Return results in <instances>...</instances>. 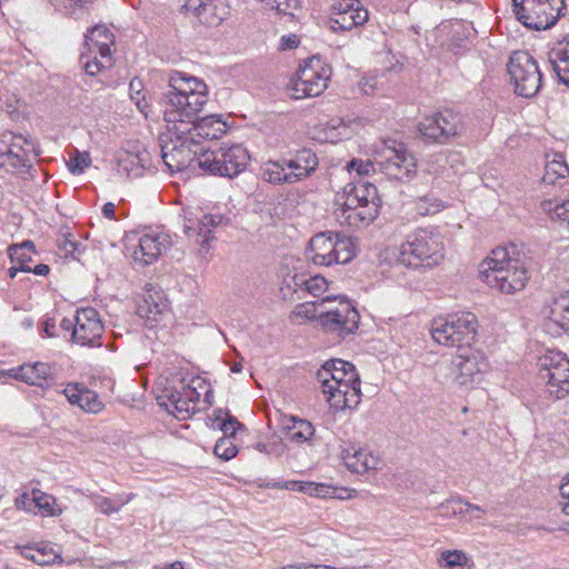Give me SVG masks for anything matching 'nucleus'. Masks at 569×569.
<instances>
[{
    "label": "nucleus",
    "mask_w": 569,
    "mask_h": 569,
    "mask_svg": "<svg viewBox=\"0 0 569 569\" xmlns=\"http://www.w3.org/2000/svg\"><path fill=\"white\" fill-rule=\"evenodd\" d=\"M202 102L203 94L199 91L191 93L189 98L179 94L166 102L163 119L167 130L160 136L159 142L163 163L171 172L199 168V156L204 149L198 147L193 138L190 137L189 128L192 127L182 121L181 117L193 114Z\"/></svg>",
    "instance_id": "1"
},
{
    "label": "nucleus",
    "mask_w": 569,
    "mask_h": 569,
    "mask_svg": "<svg viewBox=\"0 0 569 569\" xmlns=\"http://www.w3.org/2000/svg\"><path fill=\"white\" fill-rule=\"evenodd\" d=\"M317 380L331 409L342 411L360 403V379L351 362L341 359L326 361L317 371Z\"/></svg>",
    "instance_id": "2"
},
{
    "label": "nucleus",
    "mask_w": 569,
    "mask_h": 569,
    "mask_svg": "<svg viewBox=\"0 0 569 569\" xmlns=\"http://www.w3.org/2000/svg\"><path fill=\"white\" fill-rule=\"evenodd\" d=\"M196 90L203 94V102L194 110L193 114L181 117V120L192 127L189 128L190 137L193 138V141L199 147L202 140L220 139L228 129L227 123L219 116L211 114L200 119L197 118L198 113L208 101L207 84L201 79L173 71L169 77V91L166 93V102L169 101L170 98L178 97L179 94L189 98L191 93H196Z\"/></svg>",
    "instance_id": "3"
},
{
    "label": "nucleus",
    "mask_w": 569,
    "mask_h": 569,
    "mask_svg": "<svg viewBox=\"0 0 569 569\" xmlns=\"http://www.w3.org/2000/svg\"><path fill=\"white\" fill-rule=\"evenodd\" d=\"M479 274L490 288L506 295L521 291L529 280L525 261L511 257L506 247H497L490 252L480 263Z\"/></svg>",
    "instance_id": "4"
},
{
    "label": "nucleus",
    "mask_w": 569,
    "mask_h": 569,
    "mask_svg": "<svg viewBox=\"0 0 569 569\" xmlns=\"http://www.w3.org/2000/svg\"><path fill=\"white\" fill-rule=\"evenodd\" d=\"M445 257L442 237L432 228H418L399 247L397 262L408 268H433Z\"/></svg>",
    "instance_id": "5"
},
{
    "label": "nucleus",
    "mask_w": 569,
    "mask_h": 569,
    "mask_svg": "<svg viewBox=\"0 0 569 569\" xmlns=\"http://www.w3.org/2000/svg\"><path fill=\"white\" fill-rule=\"evenodd\" d=\"M489 362L480 350H466L438 363L436 375L446 383L470 389L483 381Z\"/></svg>",
    "instance_id": "6"
},
{
    "label": "nucleus",
    "mask_w": 569,
    "mask_h": 569,
    "mask_svg": "<svg viewBox=\"0 0 569 569\" xmlns=\"http://www.w3.org/2000/svg\"><path fill=\"white\" fill-rule=\"evenodd\" d=\"M249 161L250 154L241 143L223 142L217 149L203 150L198 167L213 176L234 178L246 170Z\"/></svg>",
    "instance_id": "7"
},
{
    "label": "nucleus",
    "mask_w": 569,
    "mask_h": 569,
    "mask_svg": "<svg viewBox=\"0 0 569 569\" xmlns=\"http://www.w3.org/2000/svg\"><path fill=\"white\" fill-rule=\"evenodd\" d=\"M320 327L338 339L356 332L360 316L356 307L345 297L327 296L320 299Z\"/></svg>",
    "instance_id": "8"
},
{
    "label": "nucleus",
    "mask_w": 569,
    "mask_h": 569,
    "mask_svg": "<svg viewBox=\"0 0 569 569\" xmlns=\"http://www.w3.org/2000/svg\"><path fill=\"white\" fill-rule=\"evenodd\" d=\"M477 328V317L472 312L459 311L435 319L430 333L438 345L461 348L476 340Z\"/></svg>",
    "instance_id": "9"
},
{
    "label": "nucleus",
    "mask_w": 569,
    "mask_h": 569,
    "mask_svg": "<svg viewBox=\"0 0 569 569\" xmlns=\"http://www.w3.org/2000/svg\"><path fill=\"white\" fill-rule=\"evenodd\" d=\"M378 170L388 179L409 181L417 173V160L403 142L386 140L376 149Z\"/></svg>",
    "instance_id": "10"
},
{
    "label": "nucleus",
    "mask_w": 569,
    "mask_h": 569,
    "mask_svg": "<svg viewBox=\"0 0 569 569\" xmlns=\"http://www.w3.org/2000/svg\"><path fill=\"white\" fill-rule=\"evenodd\" d=\"M308 257L318 266L345 264L353 259L355 244L351 238L338 232H321L311 238Z\"/></svg>",
    "instance_id": "11"
},
{
    "label": "nucleus",
    "mask_w": 569,
    "mask_h": 569,
    "mask_svg": "<svg viewBox=\"0 0 569 569\" xmlns=\"http://www.w3.org/2000/svg\"><path fill=\"white\" fill-rule=\"evenodd\" d=\"M60 328L70 332V341L80 347L102 346L104 326L97 309L87 307L77 309L72 319L63 318Z\"/></svg>",
    "instance_id": "12"
},
{
    "label": "nucleus",
    "mask_w": 569,
    "mask_h": 569,
    "mask_svg": "<svg viewBox=\"0 0 569 569\" xmlns=\"http://www.w3.org/2000/svg\"><path fill=\"white\" fill-rule=\"evenodd\" d=\"M538 376L550 397L560 400L569 395V358L557 350H547L538 359Z\"/></svg>",
    "instance_id": "13"
},
{
    "label": "nucleus",
    "mask_w": 569,
    "mask_h": 569,
    "mask_svg": "<svg viewBox=\"0 0 569 569\" xmlns=\"http://www.w3.org/2000/svg\"><path fill=\"white\" fill-rule=\"evenodd\" d=\"M516 18L528 29L546 30L559 19L563 0H512Z\"/></svg>",
    "instance_id": "14"
},
{
    "label": "nucleus",
    "mask_w": 569,
    "mask_h": 569,
    "mask_svg": "<svg viewBox=\"0 0 569 569\" xmlns=\"http://www.w3.org/2000/svg\"><path fill=\"white\" fill-rule=\"evenodd\" d=\"M114 36L104 26H94L88 30L84 40L87 52H82L81 61L87 74L96 76L102 69L112 66L111 46Z\"/></svg>",
    "instance_id": "15"
},
{
    "label": "nucleus",
    "mask_w": 569,
    "mask_h": 569,
    "mask_svg": "<svg viewBox=\"0 0 569 569\" xmlns=\"http://www.w3.org/2000/svg\"><path fill=\"white\" fill-rule=\"evenodd\" d=\"M332 70L320 57H311L301 64L292 79L295 98L318 97L327 88Z\"/></svg>",
    "instance_id": "16"
},
{
    "label": "nucleus",
    "mask_w": 569,
    "mask_h": 569,
    "mask_svg": "<svg viewBox=\"0 0 569 569\" xmlns=\"http://www.w3.org/2000/svg\"><path fill=\"white\" fill-rule=\"evenodd\" d=\"M508 72L518 96L532 98L539 92L542 74L537 61L528 51H515L510 56Z\"/></svg>",
    "instance_id": "17"
},
{
    "label": "nucleus",
    "mask_w": 569,
    "mask_h": 569,
    "mask_svg": "<svg viewBox=\"0 0 569 569\" xmlns=\"http://www.w3.org/2000/svg\"><path fill=\"white\" fill-rule=\"evenodd\" d=\"M460 129L461 118L451 110H445L427 117L419 123L420 133L427 140L438 143L447 142L451 137L458 134Z\"/></svg>",
    "instance_id": "18"
},
{
    "label": "nucleus",
    "mask_w": 569,
    "mask_h": 569,
    "mask_svg": "<svg viewBox=\"0 0 569 569\" xmlns=\"http://www.w3.org/2000/svg\"><path fill=\"white\" fill-rule=\"evenodd\" d=\"M200 389H206V397L209 390L201 378H193L190 383H183L180 390H176L169 397L168 410L178 419H187L198 411V403L201 398Z\"/></svg>",
    "instance_id": "19"
},
{
    "label": "nucleus",
    "mask_w": 569,
    "mask_h": 569,
    "mask_svg": "<svg viewBox=\"0 0 569 569\" xmlns=\"http://www.w3.org/2000/svg\"><path fill=\"white\" fill-rule=\"evenodd\" d=\"M368 10L360 0H338L332 6L330 29L337 31H350L368 21Z\"/></svg>",
    "instance_id": "20"
},
{
    "label": "nucleus",
    "mask_w": 569,
    "mask_h": 569,
    "mask_svg": "<svg viewBox=\"0 0 569 569\" xmlns=\"http://www.w3.org/2000/svg\"><path fill=\"white\" fill-rule=\"evenodd\" d=\"M168 244V237L148 231L139 237L137 244L129 248L132 262L138 267L150 266L159 259Z\"/></svg>",
    "instance_id": "21"
},
{
    "label": "nucleus",
    "mask_w": 569,
    "mask_h": 569,
    "mask_svg": "<svg viewBox=\"0 0 569 569\" xmlns=\"http://www.w3.org/2000/svg\"><path fill=\"white\" fill-rule=\"evenodd\" d=\"M33 143L22 136H11L10 142L0 146V167L13 170L30 168V156L33 152Z\"/></svg>",
    "instance_id": "22"
},
{
    "label": "nucleus",
    "mask_w": 569,
    "mask_h": 569,
    "mask_svg": "<svg viewBox=\"0 0 569 569\" xmlns=\"http://www.w3.org/2000/svg\"><path fill=\"white\" fill-rule=\"evenodd\" d=\"M337 201L351 206L372 204L373 209H377V211H379L381 204L377 187L365 180H356L347 183L342 192L338 194Z\"/></svg>",
    "instance_id": "23"
},
{
    "label": "nucleus",
    "mask_w": 569,
    "mask_h": 569,
    "mask_svg": "<svg viewBox=\"0 0 569 569\" xmlns=\"http://www.w3.org/2000/svg\"><path fill=\"white\" fill-rule=\"evenodd\" d=\"M184 8L206 26H219L230 13L229 7L220 0H187Z\"/></svg>",
    "instance_id": "24"
},
{
    "label": "nucleus",
    "mask_w": 569,
    "mask_h": 569,
    "mask_svg": "<svg viewBox=\"0 0 569 569\" xmlns=\"http://www.w3.org/2000/svg\"><path fill=\"white\" fill-rule=\"evenodd\" d=\"M338 206L335 210L337 221L341 226L350 228H362L369 226L378 216L379 211L373 206H351L341 201H336Z\"/></svg>",
    "instance_id": "25"
},
{
    "label": "nucleus",
    "mask_w": 569,
    "mask_h": 569,
    "mask_svg": "<svg viewBox=\"0 0 569 569\" xmlns=\"http://www.w3.org/2000/svg\"><path fill=\"white\" fill-rule=\"evenodd\" d=\"M222 221L221 217L202 214L193 218L191 212L184 211L183 231L194 242L204 247L212 239V229Z\"/></svg>",
    "instance_id": "26"
},
{
    "label": "nucleus",
    "mask_w": 569,
    "mask_h": 569,
    "mask_svg": "<svg viewBox=\"0 0 569 569\" xmlns=\"http://www.w3.org/2000/svg\"><path fill=\"white\" fill-rule=\"evenodd\" d=\"M272 487L303 492L310 497H318L325 499L338 498L343 500L352 498L350 490L347 488L333 487L320 482L284 481L283 483H274Z\"/></svg>",
    "instance_id": "27"
},
{
    "label": "nucleus",
    "mask_w": 569,
    "mask_h": 569,
    "mask_svg": "<svg viewBox=\"0 0 569 569\" xmlns=\"http://www.w3.org/2000/svg\"><path fill=\"white\" fill-rule=\"evenodd\" d=\"M343 461L351 472L363 475L371 470H379L383 466L380 456L368 448L350 447L343 451Z\"/></svg>",
    "instance_id": "28"
},
{
    "label": "nucleus",
    "mask_w": 569,
    "mask_h": 569,
    "mask_svg": "<svg viewBox=\"0 0 569 569\" xmlns=\"http://www.w3.org/2000/svg\"><path fill=\"white\" fill-rule=\"evenodd\" d=\"M10 376L28 385L43 388L53 379V368L46 362L23 363L10 370Z\"/></svg>",
    "instance_id": "29"
},
{
    "label": "nucleus",
    "mask_w": 569,
    "mask_h": 569,
    "mask_svg": "<svg viewBox=\"0 0 569 569\" xmlns=\"http://www.w3.org/2000/svg\"><path fill=\"white\" fill-rule=\"evenodd\" d=\"M62 393L72 406L79 407L84 412L98 413L103 408L98 395L81 383L67 385Z\"/></svg>",
    "instance_id": "30"
},
{
    "label": "nucleus",
    "mask_w": 569,
    "mask_h": 569,
    "mask_svg": "<svg viewBox=\"0 0 569 569\" xmlns=\"http://www.w3.org/2000/svg\"><path fill=\"white\" fill-rule=\"evenodd\" d=\"M546 329L551 335H560L561 331L569 330V292L553 299Z\"/></svg>",
    "instance_id": "31"
},
{
    "label": "nucleus",
    "mask_w": 569,
    "mask_h": 569,
    "mask_svg": "<svg viewBox=\"0 0 569 569\" xmlns=\"http://www.w3.org/2000/svg\"><path fill=\"white\" fill-rule=\"evenodd\" d=\"M167 301L162 299L159 292L148 293L147 297L138 305V315L146 319L150 327L160 321L167 311Z\"/></svg>",
    "instance_id": "32"
},
{
    "label": "nucleus",
    "mask_w": 569,
    "mask_h": 569,
    "mask_svg": "<svg viewBox=\"0 0 569 569\" xmlns=\"http://www.w3.org/2000/svg\"><path fill=\"white\" fill-rule=\"evenodd\" d=\"M549 62L559 81L569 84V39L550 51Z\"/></svg>",
    "instance_id": "33"
},
{
    "label": "nucleus",
    "mask_w": 569,
    "mask_h": 569,
    "mask_svg": "<svg viewBox=\"0 0 569 569\" xmlns=\"http://www.w3.org/2000/svg\"><path fill=\"white\" fill-rule=\"evenodd\" d=\"M284 159L268 160L261 167L262 179L272 184H291Z\"/></svg>",
    "instance_id": "34"
},
{
    "label": "nucleus",
    "mask_w": 569,
    "mask_h": 569,
    "mask_svg": "<svg viewBox=\"0 0 569 569\" xmlns=\"http://www.w3.org/2000/svg\"><path fill=\"white\" fill-rule=\"evenodd\" d=\"M36 252L34 243L31 240H26L21 243L11 244L8 249V253L12 263L19 266L22 272H30V262L32 260V253Z\"/></svg>",
    "instance_id": "35"
},
{
    "label": "nucleus",
    "mask_w": 569,
    "mask_h": 569,
    "mask_svg": "<svg viewBox=\"0 0 569 569\" xmlns=\"http://www.w3.org/2000/svg\"><path fill=\"white\" fill-rule=\"evenodd\" d=\"M569 176V168L561 154H555V158L545 166L542 181L546 184H556Z\"/></svg>",
    "instance_id": "36"
},
{
    "label": "nucleus",
    "mask_w": 569,
    "mask_h": 569,
    "mask_svg": "<svg viewBox=\"0 0 569 569\" xmlns=\"http://www.w3.org/2000/svg\"><path fill=\"white\" fill-rule=\"evenodd\" d=\"M542 210L551 220L559 221L569 228V198L562 201L547 199L541 202Z\"/></svg>",
    "instance_id": "37"
},
{
    "label": "nucleus",
    "mask_w": 569,
    "mask_h": 569,
    "mask_svg": "<svg viewBox=\"0 0 569 569\" xmlns=\"http://www.w3.org/2000/svg\"><path fill=\"white\" fill-rule=\"evenodd\" d=\"M466 510H478L460 497L450 498L438 506V515L442 518L463 517Z\"/></svg>",
    "instance_id": "38"
},
{
    "label": "nucleus",
    "mask_w": 569,
    "mask_h": 569,
    "mask_svg": "<svg viewBox=\"0 0 569 569\" xmlns=\"http://www.w3.org/2000/svg\"><path fill=\"white\" fill-rule=\"evenodd\" d=\"M458 160L459 156L456 153L439 152L428 159V170L430 173L449 177L448 166L452 169L453 163L458 162Z\"/></svg>",
    "instance_id": "39"
},
{
    "label": "nucleus",
    "mask_w": 569,
    "mask_h": 569,
    "mask_svg": "<svg viewBox=\"0 0 569 569\" xmlns=\"http://www.w3.org/2000/svg\"><path fill=\"white\" fill-rule=\"evenodd\" d=\"M36 497L34 513L38 511L44 517H57L61 515L62 509L57 505L53 496L48 495L41 490H33Z\"/></svg>",
    "instance_id": "40"
},
{
    "label": "nucleus",
    "mask_w": 569,
    "mask_h": 569,
    "mask_svg": "<svg viewBox=\"0 0 569 569\" xmlns=\"http://www.w3.org/2000/svg\"><path fill=\"white\" fill-rule=\"evenodd\" d=\"M412 209L418 216L426 217L441 211L443 203L433 194H426L412 202Z\"/></svg>",
    "instance_id": "41"
},
{
    "label": "nucleus",
    "mask_w": 569,
    "mask_h": 569,
    "mask_svg": "<svg viewBox=\"0 0 569 569\" xmlns=\"http://www.w3.org/2000/svg\"><path fill=\"white\" fill-rule=\"evenodd\" d=\"M346 169L350 174L356 172L358 180H362L363 177H369L372 173H376L378 170V164L376 160V156L373 160L370 159H352L346 164Z\"/></svg>",
    "instance_id": "42"
},
{
    "label": "nucleus",
    "mask_w": 569,
    "mask_h": 569,
    "mask_svg": "<svg viewBox=\"0 0 569 569\" xmlns=\"http://www.w3.org/2000/svg\"><path fill=\"white\" fill-rule=\"evenodd\" d=\"M291 420H292V427H291L292 440L302 443V442H307L312 439V437L315 435V428L311 422H309L305 419L296 418V417H292Z\"/></svg>",
    "instance_id": "43"
},
{
    "label": "nucleus",
    "mask_w": 569,
    "mask_h": 569,
    "mask_svg": "<svg viewBox=\"0 0 569 569\" xmlns=\"http://www.w3.org/2000/svg\"><path fill=\"white\" fill-rule=\"evenodd\" d=\"M20 553L23 558L31 560L39 566L49 565L58 557L53 550H49L48 553H43L38 548L31 546L22 547Z\"/></svg>",
    "instance_id": "44"
},
{
    "label": "nucleus",
    "mask_w": 569,
    "mask_h": 569,
    "mask_svg": "<svg viewBox=\"0 0 569 569\" xmlns=\"http://www.w3.org/2000/svg\"><path fill=\"white\" fill-rule=\"evenodd\" d=\"M213 413L216 417L212 422V427L219 428L223 432V437L232 438L236 435L237 429L240 427L239 421L231 416H228L227 419H223L222 418V415H223L222 409H217V410H214Z\"/></svg>",
    "instance_id": "45"
},
{
    "label": "nucleus",
    "mask_w": 569,
    "mask_h": 569,
    "mask_svg": "<svg viewBox=\"0 0 569 569\" xmlns=\"http://www.w3.org/2000/svg\"><path fill=\"white\" fill-rule=\"evenodd\" d=\"M91 164L89 152L74 149L67 162L68 169L73 174H81Z\"/></svg>",
    "instance_id": "46"
},
{
    "label": "nucleus",
    "mask_w": 569,
    "mask_h": 569,
    "mask_svg": "<svg viewBox=\"0 0 569 569\" xmlns=\"http://www.w3.org/2000/svg\"><path fill=\"white\" fill-rule=\"evenodd\" d=\"M129 94L130 99L136 103L137 108L141 113L148 117V108L149 104L146 101V96L143 93V86L141 80L132 79L129 83Z\"/></svg>",
    "instance_id": "47"
},
{
    "label": "nucleus",
    "mask_w": 569,
    "mask_h": 569,
    "mask_svg": "<svg viewBox=\"0 0 569 569\" xmlns=\"http://www.w3.org/2000/svg\"><path fill=\"white\" fill-rule=\"evenodd\" d=\"M91 499L93 506L103 515L110 516L112 513L119 512V508L117 507L116 496L112 498L103 497L101 495L91 492L88 495Z\"/></svg>",
    "instance_id": "48"
},
{
    "label": "nucleus",
    "mask_w": 569,
    "mask_h": 569,
    "mask_svg": "<svg viewBox=\"0 0 569 569\" xmlns=\"http://www.w3.org/2000/svg\"><path fill=\"white\" fill-rule=\"evenodd\" d=\"M214 455L226 461L234 458L238 453L237 446L231 437H221L214 446Z\"/></svg>",
    "instance_id": "49"
},
{
    "label": "nucleus",
    "mask_w": 569,
    "mask_h": 569,
    "mask_svg": "<svg viewBox=\"0 0 569 569\" xmlns=\"http://www.w3.org/2000/svg\"><path fill=\"white\" fill-rule=\"evenodd\" d=\"M320 300L298 305L293 311L295 318L316 319L320 325Z\"/></svg>",
    "instance_id": "50"
},
{
    "label": "nucleus",
    "mask_w": 569,
    "mask_h": 569,
    "mask_svg": "<svg viewBox=\"0 0 569 569\" xmlns=\"http://www.w3.org/2000/svg\"><path fill=\"white\" fill-rule=\"evenodd\" d=\"M293 158L302 166V168L309 171V174H312L318 168V157L311 149H301L295 154Z\"/></svg>",
    "instance_id": "51"
},
{
    "label": "nucleus",
    "mask_w": 569,
    "mask_h": 569,
    "mask_svg": "<svg viewBox=\"0 0 569 569\" xmlns=\"http://www.w3.org/2000/svg\"><path fill=\"white\" fill-rule=\"evenodd\" d=\"M328 281L322 276H313L303 281L306 290L313 297H320L328 290Z\"/></svg>",
    "instance_id": "52"
},
{
    "label": "nucleus",
    "mask_w": 569,
    "mask_h": 569,
    "mask_svg": "<svg viewBox=\"0 0 569 569\" xmlns=\"http://www.w3.org/2000/svg\"><path fill=\"white\" fill-rule=\"evenodd\" d=\"M58 247L66 257L74 256L78 252L79 243L68 231H61L58 238Z\"/></svg>",
    "instance_id": "53"
},
{
    "label": "nucleus",
    "mask_w": 569,
    "mask_h": 569,
    "mask_svg": "<svg viewBox=\"0 0 569 569\" xmlns=\"http://www.w3.org/2000/svg\"><path fill=\"white\" fill-rule=\"evenodd\" d=\"M284 163L286 167L288 168L287 173L290 174L291 184L299 182L310 176L309 171L302 168V166L299 162H297L295 158L284 159Z\"/></svg>",
    "instance_id": "54"
},
{
    "label": "nucleus",
    "mask_w": 569,
    "mask_h": 569,
    "mask_svg": "<svg viewBox=\"0 0 569 569\" xmlns=\"http://www.w3.org/2000/svg\"><path fill=\"white\" fill-rule=\"evenodd\" d=\"M441 560L445 562L446 567L455 569L456 567L465 566L467 557L461 551L448 550L441 553Z\"/></svg>",
    "instance_id": "55"
},
{
    "label": "nucleus",
    "mask_w": 569,
    "mask_h": 569,
    "mask_svg": "<svg viewBox=\"0 0 569 569\" xmlns=\"http://www.w3.org/2000/svg\"><path fill=\"white\" fill-rule=\"evenodd\" d=\"M34 502L36 497L33 493L30 496L29 493L23 492L16 498L14 506L17 509L34 513Z\"/></svg>",
    "instance_id": "56"
},
{
    "label": "nucleus",
    "mask_w": 569,
    "mask_h": 569,
    "mask_svg": "<svg viewBox=\"0 0 569 569\" xmlns=\"http://www.w3.org/2000/svg\"><path fill=\"white\" fill-rule=\"evenodd\" d=\"M299 44H300V39L297 34H295V33L284 34L280 38L279 50H281V51L292 50V49L298 48Z\"/></svg>",
    "instance_id": "57"
},
{
    "label": "nucleus",
    "mask_w": 569,
    "mask_h": 569,
    "mask_svg": "<svg viewBox=\"0 0 569 569\" xmlns=\"http://www.w3.org/2000/svg\"><path fill=\"white\" fill-rule=\"evenodd\" d=\"M560 495L563 499H567V501L563 503L562 510L566 515L569 516V475L560 486Z\"/></svg>",
    "instance_id": "58"
},
{
    "label": "nucleus",
    "mask_w": 569,
    "mask_h": 569,
    "mask_svg": "<svg viewBox=\"0 0 569 569\" xmlns=\"http://www.w3.org/2000/svg\"><path fill=\"white\" fill-rule=\"evenodd\" d=\"M42 330L48 337L58 336L56 330V321L52 318H47L42 322Z\"/></svg>",
    "instance_id": "59"
},
{
    "label": "nucleus",
    "mask_w": 569,
    "mask_h": 569,
    "mask_svg": "<svg viewBox=\"0 0 569 569\" xmlns=\"http://www.w3.org/2000/svg\"><path fill=\"white\" fill-rule=\"evenodd\" d=\"M471 507H475L478 510H466L465 518L468 517L470 520L482 519L483 515L486 513V510L482 507H480L478 505H473V503H471Z\"/></svg>",
    "instance_id": "60"
},
{
    "label": "nucleus",
    "mask_w": 569,
    "mask_h": 569,
    "mask_svg": "<svg viewBox=\"0 0 569 569\" xmlns=\"http://www.w3.org/2000/svg\"><path fill=\"white\" fill-rule=\"evenodd\" d=\"M134 498V493H118L116 495L117 499V507L119 508V511L123 506L129 503Z\"/></svg>",
    "instance_id": "61"
},
{
    "label": "nucleus",
    "mask_w": 569,
    "mask_h": 569,
    "mask_svg": "<svg viewBox=\"0 0 569 569\" xmlns=\"http://www.w3.org/2000/svg\"><path fill=\"white\" fill-rule=\"evenodd\" d=\"M116 212V206L112 202H107L102 207V213L108 219H113Z\"/></svg>",
    "instance_id": "62"
},
{
    "label": "nucleus",
    "mask_w": 569,
    "mask_h": 569,
    "mask_svg": "<svg viewBox=\"0 0 569 569\" xmlns=\"http://www.w3.org/2000/svg\"><path fill=\"white\" fill-rule=\"evenodd\" d=\"M49 271H50V268L48 264L39 263L34 268H31L30 272H32L37 276H47L49 273Z\"/></svg>",
    "instance_id": "63"
},
{
    "label": "nucleus",
    "mask_w": 569,
    "mask_h": 569,
    "mask_svg": "<svg viewBox=\"0 0 569 569\" xmlns=\"http://www.w3.org/2000/svg\"><path fill=\"white\" fill-rule=\"evenodd\" d=\"M67 1L69 2L70 7L80 8V9L87 8V6L92 2V0H67Z\"/></svg>",
    "instance_id": "64"
}]
</instances>
